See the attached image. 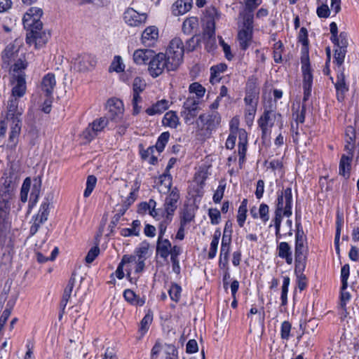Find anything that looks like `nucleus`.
Returning <instances> with one entry per match:
<instances>
[{
  "mask_svg": "<svg viewBox=\"0 0 359 359\" xmlns=\"http://www.w3.org/2000/svg\"><path fill=\"white\" fill-rule=\"evenodd\" d=\"M15 196L11 182L5 180L0 184V245L11 249L13 241L11 233V210L15 207Z\"/></svg>",
  "mask_w": 359,
  "mask_h": 359,
  "instance_id": "f257e3e1",
  "label": "nucleus"
},
{
  "mask_svg": "<svg viewBox=\"0 0 359 359\" xmlns=\"http://www.w3.org/2000/svg\"><path fill=\"white\" fill-rule=\"evenodd\" d=\"M42 15V9L31 7L22 19L24 27L29 31L27 34L26 42L30 46L34 45L36 48L42 46L48 41L46 34L42 32L43 23L41 21Z\"/></svg>",
  "mask_w": 359,
  "mask_h": 359,
  "instance_id": "f03ea898",
  "label": "nucleus"
},
{
  "mask_svg": "<svg viewBox=\"0 0 359 359\" xmlns=\"http://www.w3.org/2000/svg\"><path fill=\"white\" fill-rule=\"evenodd\" d=\"M276 104H273L271 101L269 105L264 106V112L257 120V124L262 130V138L266 139L271 135V128L275 125V122L281 119V114L276 111Z\"/></svg>",
  "mask_w": 359,
  "mask_h": 359,
  "instance_id": "7ed1b4c3",
  "label": "nucleus"
},
{
  "mask_svg": "<svg viewBox=\"0 0 359 359\" xmlns=\"http://www.w3.org/2000/svg\"><path fill=\"white\" fill-rule=\"evenodd\" d=\"M170 62H172L171 60L165 53H154L149 62L148 72L151 76L156 78L161 75L165 70L167 72L175 71L178 67L176 65H172Z\"/></svg>",
  "mask_w": 359,
  "mask_h": 359,
  "instance_id": "20e7f679",
  "label": "nucleus"
},
{
  "mask_svg": "<svg viewBox=\"0 0 359 359\" xmlns=\"http://www.w3.org/2000/svg\"><path fill=\"white\" fill-rule=\"evenodd\" d=\"M275 205V210L284 212V217H289L292 215V194L291 187L283 188L281 191H277Z\"/></svg>",
  "mask_w": 359,
  "mask_h": 359,
  "instance_id": "39448f33",
  "label": "nucleus"
},
{
  "mask_svg": "<svg viewBox=\"0 0 359 359\" xmlns=\"http://www.w3.org/2000/svg\"><path fill=\"white\" fill-rule=\"evenodd\" d=\"M184 50V46L180 38L175 37L170 41L165 54L171 60L172 65L180 67L183 60Z\"/></svg>",
  "mask_w": 359,
  "mask_h": 359,
  "instance_id": "423d86ee",
  "label": "nucleus"
},
{
  "mask_svg": "<svg viewBox=\"0 0 359 359\" xmlns=\"http://www.w3.org/2000/svg\"><path fill=\"white\" fill-rule=\"evenodd\" d=\"M111 121L107 116H102L95 119L89 123L88 127L83 132V137L85 140L90 142L95 138L97 134L106 128L111 127Z\"/></svg>",
  "mask_w": 359,
  "mask_h": 359,
  "instance_id": "0eeeda50",
  "label": "nucleus"
},
{
  "mask_svg": "<svg viewBox=\"0 0 359 359\" xmlns=\"http://www.w3.org/2000/svg\"><path fill=\"white\" fill-rule=\"evenodd\" d=\"M302 72L303 74V89L304 97L303 101L306 102L311 93L312 84H313V75L309 62V57L308 55L302 56Z\"/></svg>",
  "mask_w": 359,
  "mask_h": 359,
  "instance_id": "6e6552de",
  "label": "nucleus"
},
{
  "mask_svg": "<svg viewBox=\"0 0 359 359\" xmlns=\"http://www.w3.org/2000/svg\"><path fill=\"white\" fill-rule=\"evenodd\" d=\"M297 231L294 242V258H308L307 238L300 222L296 221Z\"/></svg>",
  "mask_w": 359,
  "mask_h": 359,
  "instance_id": "1a4fd4ad",
  "label": "nucleus"
},
{
  "mask_svg": "<svg viewBox=\"0 0 359 359\" xmlns=\"http://www.w3.org/2000/svg\"><path fill=\"white\" fill-rule=\"evenodd\" d=\"M107 117L111 123H118L124 117V106L123 102L117 98H111L107 103Z\"/></svg>",
  "mask_w": 359,
  "mask_h": 359,
  "instance_id": "9d476101",
  "label": "nucleus"
},
{
  "mask_svg": "<svg viewBox=\"0 0 359 359\" xmlns=\"http://www.w3.org/2000/svg\"><path fill=\"white\" fill-rule=\"evenodd\" d=\"M199 103V100L194 97H189L184 101L180 114L186 124L191 125L194 123V119L198 113Z\"/></svg>",
  "mask_w": 359,
  "mask_h": 359,
  "instance_id": "9b49d317",
  "label": "nucleus"
},
{
  "mask_svg": "<svg viewBox=\"0 0 359 359\" xmlns=\"http://www.w3.org/2000/svg\"><path fill=\"white\" fill-rule=\"evenodd\" d=\"M221 116L216 111H212L209 113L202 114L199 116L196 121L198 127L201 129H205L210 132L215 130L220 124Z\"/></svg>",
  "mask_w": 359,
  "mask_h": 359,
  "instance_id": "f8f14e48",
  "label": "nucleus"
},
{
  "mask_svg": "<svg viewBox=\"0 0 359 359\" xmlns=\"http://www.w3.org/2000/svg\"><path fill=\"white\" fill-rule=\"evenodd\" d=\"M167 193L168 195L163 204V210H161V213L173 217L180 200V190L177 187H174L170 191Z\"/></svg>",
  "mask_w": 359,
  "mask_h": 359,
  "instance_id": "ddd939ff",
  "label": "nucleus"
},
{
  "mask_svg": "<svg viewBox=\"0 0 359 359\" xmlns=\"http://www.w3.org/2000/svg\"><path fill=\"white\" fill-rule=\"evenodd\" d=\"M308 258H294V273L297 276V287L300 291L307 286V278L304 273Z\"/></svg>",
  "mask_w": 359,
  "mask_h": 359,
  "instance_id": "4468645a",
  "label": "nucleus"
},
{
  "mask_svg": "<svg viewBox=\"0 0 359 359\" xmlns=\"http://www.w3.org/2000/svg\"><path fill=\"white\" fill-rule=\"evenodd\" d=\"M147 15L144 13H140L132 8H127L123 13L125 22L130 27H139L146 22Z\"/></svg>",
  "mask_w": 359,
  "mask_h": 359,
  "instance_id": "2eb2a0df",
  "label": "nucleus"
},
{
  "mask_svg": "<svg viewBox=\"0 0 359 359\" xmlns=\"http://www.w3.org/2000/svg\"><path fill=\"white\" fill-rule=\"evenodd\" d=\"M96 65L95 57L90 54L84 53L79 55L74 62V68L79 72L92 70Z\"/></svg>",
  "mask_w": 359,
  "mask_h": 359,
  "instance_id": "dca6fc26",
  "label": "nucleus"
},
{
  "mask_svg": "<svg viewBox=\"0 0 359 359\" xmlns=\"http://www.w3.org/2000/svg\"><path fill=\"white\" fill-rule=\"evenodd\" d=\"M336 90L337 100L339 102L344 100L345 95L348 91L349 87L346 82L344 69H338L336 78V82L334 83Z\"/></svg>",
  "mask_w": 359,
  "mask_h": 359,
  "instance_id": "f3484780",
  "label": "nucleus"
},
{
  "mask_svg": "<svg viewBox=\"0 0 359 359\" xmlns=\"http://www.w3.org/2000/svg\"><path fill=\"white\" fill-rule=\"evenodd\" d=\"M19 99L10 97L8 101L6 119L8 121H14L15 120L20 121V116L22 114V109L20 108Z\"/></svg>",
  "mask_w": 359,
  "mask_h": 359,
  "instance_id": "a211bd4d",
  "label": "nucleus"
},
{
  "mask_svg": "<svg viewBox=\"0 0 359 359\" xmlns=\"http://www.w3.org/2000/svg\"><path fill=\"white\" fill-rule=\"evenodd\" d=\"M158 38V29L155 26L147 27L142 34L141 41L145 46H152Z\"/></svg>",
  "mask_w": 359,
  "mask_h": 359,
  "instance_id": "6ab92c4d",
  "label": "nucleus"
},
{
  "mask_svg": "<svg viewBox=\"0 0 359 359\" xmlns=\"http://www.w3.org/2000/svg\"><path fill=\"white\" fill-rule=\"evenodd\" d=\"M21 130L20 121H11L7 147L15 149L18 142V137Z\"/></svg>",
  "mask_w": 359,
  "mask_h": 359,
  "instance_id": "aec40b11",
  "label": "nucleus"
},
{
  "mask_svg": "<svg viewBox=\"0 0 359 359\" xmlns=\"http://www.w3.org/2000/svg\"><path fill=\"white\" fill-rule=\"evenodd\" d=\"M55 86L56 80L54 74L48 73L43 77L41 86L46 97H52Z\"/></svg>",
  "mask_w": 359,
  "mask_h": 359,
  "instance_id": "412c9836",
  "label": "nucleus"
},
{
  "mask_svg": "<svg viewBox=\"0 0 359 359\" xmlns=\"http://www.w3.org/2000/svg\"><path fill=\"white\" fill-rule=\"evenodd\" d=\"M149 245L147 242H142L140 245L135 250L133 257H136L137 260V270H141L143 266H145V260L147 259V255L149 251Z\"/></svg>",
  "mask_w": 359,
  "mask_h": 359,
  "instance_id": "4be33fe9",
  "label": "nucleus"
},
{
  "mask_svg": "<svg viewBox=\"0 0 359 359\" xmlns=\"http://www.w3.org/2000/svg\"><path fill=\"white\" fill-rule=\"evenodd\" d=\"M13 82L15 83L12 88L11 97L19 99L24 96L26 92V81L23 75H18V78H13Z\"/></svg>",
  "mask_w": 359,
  "mask_h": 359,
  "instance_id": "5701e85b",
  "label": "nucleus"
},
{
  "mask_svg": "<svg viewBox=\"0 0 359 359\" xmlns=\"http://www.w3.org/2000/svg\"><path fill=\"white\" fill-rule=\"evenodd\" d=\"M258 94L259 92L254 84H250L248 86L244 102L246 105H248L252 108V112L249 113L250 115H253L255 112L256 103L255 102V100L257 98ZM249 111H250V109H249Z\"/></svg>",
  "mask_w": 359,
  "mask_h": 359,
  "instance_id": "b1692460",
  "label": "nucleus"
},
{
  "mask_svg": "<svg viewBox=\"0 0 359 359\" xmlns=\"http://www.w3.org/2000/svg\"><path fill=\"white\" fill-rule=\"evenodd\" d=\"M193 0H177L172 5V13L175 15H182L187 13L192 7Z\"/></svg>",
  "mask_w": 359,
  "mask_h": 359,
  "instance_id": "393cba45",
  "label": "nucleus"
},
{
  "mask_svg": "<svg viewBox=\"0 0 359 359\" xmlns=\"http://www.w3.org/2000/svg\"><path fill=\"white\" fill-rule=\"evenodd\" d=\"M154 54V51L151 49H138L133 53V60L137 65H149Z\"/></svg>",
  "mask_w": 359,
  "mask_h": 359,
  "instance_id": "a878e982",
  "label": "nucleus"
},
{
  "mask_svg": "<svg viewBox=\"0 0 359 359\" xmlns=\"http://www.w3.org/2000/svg\"><path fill=\"white\" fill-rule=\"evenodd\" d=\"M278 256L285 260L287 264H292L293 262L291 246L287 242H280L277 246Z\"/></svg>",
  "mask_w": 359,
  "mask_h": 359,
  "instance_id": "bb28decb",
  "label": "nucleus"
},
{
  "mask_svg": "<svg viewBox=\"0 0 359 359\" xmlns=\"http://www.w3.org/2000/svg\"><path fill=\"white\" fill-rule=\"evenodd\" d=\"M156 202L154 199H150L148 202L141 203L139 205V212L144 213L149 211L151 216L157 220H159L161 213L160 209H156Z\"/></svg>",
  "mask_w": 359,
  "mask_h": 359,
  "instance_id": "cd10ccee",
  "label": "nucleus"
},
{
  "mask_svg": "<svg viewBox=\"0 0 359 359\" xmlns=\"http://www.w3.org/2000/svg\"><path fill=\"white\" fill-rule=\"evenodd\" d=\"M169 108V102L167 100L163 99L157 101L151 107H148L145 112L149 116H154L161 114Z\"/></svg>",
  "mask_w": 359,
  "mask_h": 359,
  "instance_id": "c85d7f7f",
  "label": "nucleus"
},
{
  "mask_svg": "<svg viewBox=\"0 0 359 359\" xmlns=\"http://www.w3.org/2000/svg\"><path fill=\"white\" fill-rule=\"evenodd\" d=\"M352 157L343 154L341 157L339 165V174L345 179L350 177Z\"/></svg>",
  "mask_w": 359,
  "mask_h": 359,
  "instance_id": "c756f323",
  "label": "nucleus"
},
{
  "mask_svg": "<svg viewBox=\"0 0 359 359\" xmlns=\"http://www.w3.org/2000/svg\"><path fill=\"white\" fill-rule=\"evenodd\" d=\"M171 243L167 238H158L156 252L161 257L166 259L170 255Z\"/></svg>",
  "mask_w": 359,
  "mask_h": 359,
  "instance_id": "7c9ffc66",
  "label": "nucleus"
},
{
  "mask_svg": "<svg viewBox=\"0 0 359 359\" xmlns=\"http://www.w3.org/2000/svg\"><path fill=\"white\" fill-rule=\"evenodd\" d=\"M158 191L160 193H164L170 191V190L173 188L172 187V177L170 173L164 172L159 177L158 182Z\"/></svg>",
  "mask_w": 359,
  "mask_h": 359,
  "instance_id": "2f4dec72",
  "label": "nucleus"
},
{
  "mask_svg": "<svg viewBox=\"0 0 359 359\" xmlns=\"http://www.w3.org/2000/svg\"><path fill=\"white\" fill-rule=\"evenodd\" d=\"M122 257H128V262H126V271L127 272L126 276L129 278L130 281L132 282L133 278L130 277L133 269H134L135 273L139 274L142 273L145 266H143L141 270H137V260L136 257L132 256V255H125Z\"/></svg>",
  "mask_w": 359,
  "mask_h": 359,
  "instance_id": "473e14b6",
  "label": "nucleus"
},
{
  "mask_svg": "<svg viewBox=\"0 0 359 359\" xmlns=\"http://www.w3.org/2000/svg\"><path fill=\"white\" fill-rule=\"evenodd\" d=\"M162 124L166 127L177 128L180 125V119L176 111H169L166 112L162 119Z\"/></svg>",
  "mask_w": 359,
  "mask_h": 359,
  "instance_id": "72a5a7b5",
  "label": "nucleus"
},
{
  "mask_svg": "<svg viewBox=\"0 0 359 359\" xmlns=\"http://www.w3.org/2000/svg\"><path fill=\"white\" fill-rule=\"evenodd\" d=\"M253 32H246L244 30H239L238 33V39L240 45V48L245 50H247L252 40Z\"/></svg>",
  "mask_w": 359,
  "mask_h": 359,
  "instance_id": "f704fd0d",
  "label": "nucleus"
},
{
  "mask_svg": "<svg viewBox=\"0 0 359 359\" xmlns=\"http://www.w3.org/2000/svg\"><path fill=\"white\" fill-rule=\"evenodd\" d=\"M292 118L297 123H303L305 121L306 102L302 100V104L299 103L295 107L292 108Z\"/></svg>",
  "mask_w": 359,
  "mask_h": 359,
  "instance_id": "c9c22d12",
  "label": "nucleus"
},
{
  "mask_svg": "<svg viewBox=\"0 0 359 359\" xmlns=\"http://www.w3.org/2000/svg\"><path fill=\"white\" fill-rule=\"evenodd\" d=\"M27 67V62L22 59L18 60L11 68L12 78H18V75H23L25 78V69Z\"/></svg>",
  "mask_w": 359,
  "mask_h": 359,
  "instance_id": "e433bc0d",
  "label": "nucleus"
},
{
  "mask_svg": "<svg viewBox=\"0 0 359 359\" xmlns=\"http://www.w3.org/2000/svg\"><path fill=\"white\" fill-rule=\"evenodd\" d=\"M227 69V65L224 63H219L217 65H214L210 68V82L214 83L215 82H219L221 77L219 74L224 72Z\"/></svg>",
  "mask_w": 359,
  "mask_h": 359,
  "instance_id": "4c0bfd02",
  "label": "nucleus"
},
{
  "mask_svg": "<svg viewBox=\"0 0 359 359\" xmlns=\"http://www.w3.org/2000/svg\"><path fill=\"white\" fill-rule=\"evenodd\" d=\"M140 221L138 219L133 220L132 227L123 228L121 230L120 234L122 236L128 237L131 236H138L140 235Z\"/></svg>",
  "mask_w": 359,
  "mask_h": 359,
  "instance_id": "58836bf2",
  "label": "nucleus"
},
{
  "mask_svg": "<svg viewBox=\"0 0 359 359\" xmlns=\"http://www.w3.org/2000/svg\"><path fill=\"white\" fill-rule=\"evenodd\" d=\"M159 218L161 221L158 225V238H163L167 227L172 222L173 217L160 213Z\"/></svg>",
  "mask_w": 359,
  "mask_h": 359,
  "instance_id": "ea45409f",
  "label": "nucleus"
},
{
  "mask_svg": "<svg viewBox=\"0 0 359 359\" xmlns=\"http://www.w3.org/2000/svg\"><path fill=\"white\" fill-rule=\"evenodd\" d=\"M247 205H248V199L244 198L238 210L237 215V222L240 227H243L244 226L245 222L246 220L247 217Z\"/></svg>",
  "mask_w": 359,
  "mask_h": 359,
  "instance_id": "a19ab883",
  "label": "nucleus"
},
{
  "mask_svg": "<svg viewBox=\"0 0 359 359\" xmlns=\"http://www.w3.org/2000/svg\"><path fill=\"white\" fill-rule=\"evenodd\" d=\"M299 42L302 43L303 46L302 48V56H309V39H308V32L305 27H302L299 30V36H298Z\"/></svg>",
  "mask_w": 359,
  "mask_h": 359,
  "instance_id": "79ce46f5",
  "label": "nucleus"
},
{
  "mask_svg": "<svg viewBox=\"0 0 359 359\" xmlns=\"http://www.w3.org/2000/svg\"><path fill=\"white\" fill-rule=\"evenodd\" d=\"M161 359H179L178 351L172 344H164L163 352Z\"/></svg>",
  "mask_w": 359,
  "mask_h": 359,
  "instance_id": "37998d69",
  "label": "nucleus"
},
{
  "mask_svg": "<svg viewBox=\"0 0 359 359\" xmlns=\"http://www.w3.org/2000/svg\"><path fill=\"white\" fill-rule=\"evenodd\" d=\"M50 203L48 199H46L41 203L38 213L34 215L36 218H39L41 221L44 222L47 221L49 215Z\"/></svg>",
  "mask_w": 359,
  "mask_h": 359,
  "instance_id": "c03bdc74",
  "label": "nucleus"
},
{
  "mask_svg": "<svg viewBox=\"0 0 359 359\" xmlns=\"http://www.w3.org/2000/svg\"><path fill=\"white\" fill-rule=\"evenodd\" d=\"M231 250V238H227L224 234L222 239L219 258L229 259Z\"/></svg>",
  "mask_w": 359,
  "mask_h": 359,
  "instance_id": "a18cd8bd",
  "label": "nucleus"
},
{
  "mask_svg": "<svg viewBox=\"0 0 359 359\" xmlns=\"http://www.w3.org/2000/svg\"><path fill=\"white\" fill-rule=\"evenodd\" d=\"M198 25V19L196 17L187 18L182 24V31L184 34H190Z\"/></svg>",
  "mask_w": 359,
  "mask_h": 359,
  "instance_id": "49530a36",
  "label": "nucleus"
},
{
  "mask_svg": "<svg viewBox=\"0 0 359 359\" xmlns=\"http://www.w3.org/2000/svg\"><path fill=\"white\" fill-rule=\"evenodd\" d=\"M290 283V278L289 276H283V285L281 286V294H280V300L281 305L285 306L287 304V293L288 288Z\"/></svg>",
  "mask_w": 359,
  "mask_h": 359,
  "instance_id": "de8ad7c7",
  "label": "nucleus"
},
{
  "mask_svg": "<svg viewBox=\"0 0 359 359\" xmlns=\"http://www.w3.org/2000/svg\"><path fill=\"white\" fill-rule=\"evenodd\" d=\"M182 287L180 285L172 283L168 290V294L170 299L177 303L181 298Z\"/></svg>",
  "mask_w": 359,
  "mask_h": 359,
  "instance_id": "09e8293b",
  "label": "nucleus"
},
{
  "mask_svg": "<svg viewBox=\"0 0 359 359\" xmlns=\"http://www.w3.org/2000/svg\"><path fill=\"white\" fill-rule=\"evenodd\" d=\"M254 15L252 13L248 11L243 17V27L240 30L253 32Z\"/></svg>",
  "mask_w": 359,
  "mask_h": 359,
  "instance_id": "8fccbe9b",
  "label": "nucleus"
},
{
  "mask_svg": "<svg viewBox=\"0 0 359 359\" xmlns=\"http://www.w3.org/2000/svg\"><path fill=\"white\" fill-rule=\"evenodd\" d=\"M116 123L117 124L116 126L111 124V127H109V129L116 128L117 133L119 135L122 136L126 133L127 128L130 126L131 121L128 117H125L123 118L121 121Z\"/></svg>",
  "mask_w": 359,
  "mask_h": 359,
  "instance_id": "3c124183",
  "label": "nucleus"
},
{
  "mask_svg": "<svg viewBox=\"0 0 359 359\" xmlns=\"http://www.w3.org/2000/svg\"><path fill=\"white\" fill-rule=\"evenodd\" d=\"M169 138V132H163L158 137L156 143L154 147L158 153H161L164 150L165 145L168 142Z\"/></svg>",
  "mask_w": 359,
  "mask_h": 359,
  "instance_id": "603ef678",
  "label": "nucleus"
},
{
  "mask_svg": "<svg viewBox=\"0 0 359 359\" xmlns=\"http://www.w3.org/2000/svg\"><path fill=\"white\" fill-rule=\"evenodd\" d=\"M346 53L347 50L338 48H335L334 55V63L337 65L338 69H344V68L341 67V65L344 62Z\"/></svg>",
  "mask_w": 359,
  "mask_h": 359,
  "instance_id": "864d4df0",
  "label": "nucleus"
},
{
  "mask_svg": "<svg viewBox=\"0 0 359 359\" xmlns=\"http://www.w3.org/2000/svg\"><path fill=\"white\" fill-rule=\"evenodd\" d=\"M153 320L152 314L147 313L142 319L140 323L139 332L144 335L149 330V326Z\"/></svg>",
  "mask_w": 359,
  "mask_h": 359,
  "instance_id": "5fc2aeb1",
  "label": "nucleus"
},
{
  "mask_svg": "<svg viewBox=\"0 0 359 359\" xmlns=\"http://www.w3.org/2000/svg\"><path fill=\"white\" fill-rule=\"evenodd\" d=\"M189 90L191 93L196 94L197 97L196 99L198 100L203 97L205 93V88L198 82L191 83L189 87Z\"/></svg>",
  "mask_w": 359,
  "mask_h": 359,
  "instance_id": "6e6d98bb",
  "label": "nucleus"
},
{
  "mask_svg": "<svg viewBox=\"0 0 359 359\" xmlns=\"http://www.w3.org/2000/svg\"><path fill=\"white\" fill-rule=\"evenodd\" d=\"M125 65L123 63L122 58L119 55H116L109 67L110 72H116L117 73L124 71Z\"/></svg>",
  "mask_w": 359,
  "mask_h": 359,
  "instance_id": "4d7b16f0",
  "label": "nucleus"
},
{
  "mask_svg": "<svg viewBox=\"0 0 359 359\" xmlns=\"http://www.w3.org/2000/svg\"><path fill=\"white\" fill-rule=\"evenodd\" d=\"M97 183V178L94 175H89L86 180V187L83 192V196L88 198L92 194Z\"/></svg>",
  "mask_w": 359,
  "mask_h": 359,
  "instance_id": "13d9d810",
  "label": "nucleus"
},
{
  "mask_svg": "<svg viewBox=\"0 0 359 359\" xmlns=\"http://www.w3.org/2000/svg\"><path fill=\"white\" fill-rule=\"evenodd\" d=\"M76 283V273L73 272L70 278L68 280L67 285L64 290V292L62 297L69 299Z\"/></svg>",
  "mask_w": 359,
  "mask_h": 359,
  "instance_id": "bf43d9fd",
  "label": "nucleus"
},
{
  "mask_svg": "<svg viewBox=\"0 0 359 359\" xmlns=\"http://www.w3.org/2000/svg\"><path fill=\"white\" fill-rule=\"evenodd\" d=\"M350 275V266L348 264H344L341 269L340 278L343 290L348 287V279Z\"/></svg>",
  "mask_w": 359,
  "mask_h": 359,
  "instance_id": "052dcab7",
  "label": "nucleus"
},
{
  "mask_svg": "<svg viewBox=\"0 0 359 359\" xmlns=\"http://www.w3.org/2000/svg\"><path fill=\"white\" fill-rule=\"evenodd\" d=\"M292 325L289 321L285 320L280 326V338L283 340L288 341L291 334Z\"/></svg>",
  "mask_w": 359,
  "mask_h": 359,
  "instance_id": "680f3d73",
  "label": "nucleus"
},
{
  "mask_svg": "<svg viewBox=\"0 0 359 359\" xmlns=\"http://www.w3.org/2000/svg\"><path fill=\"white\" fill-rule=\"evenodd\" d=\"M32 181L29 177H26L22 183L20 198L22 202H26L27 200L28 193L31 188Z\"/></svg>",
  "mask_w": 359,
  "mask_h": 359,
  "instance_id": "e2e57ef3",
  "label": "nucleus"
},
{
  "mask_svg": "<svg viewBox=\"0 0 359 359\" xmlns=\"http://www.w3.org/2000/svg\"><path fill=\"white\" fill-rule=\"evenodd\" d=\"M283 51V45L280 41L273 45V59L275 62L280 63L282 62V53Z\"/></svg>",
  "mask_w": 359,
  "mask_h": 359,
  "instance_id": "0e129e2a",
  "label": "nucleus"
},
{
  "mask_svg": "<svg viewBox=\"0 0 359 359\" xmlns=\"http://www.w3.org/2000/svg\"><path fill=\"white\" fill-rule=\"evenodd\" d=\"M195 214L190 209H185L181 214L180 223L182 225L187 226V224L190 223L194 219Z\"/></svg>",
  "mask_w": 359,
  "mask_h": 359,
  "instance_id": "69168bd1",
  "label": "nucleus"
},
{
  "mask_svg": "<svg viewBox=\"0 0 359 359\" xmlns=\"http://www.w3.org/2000/svg\"><path fill=\"white\" fill-rule=\"evenodd\" d=\"M332 43L338 48L347 50L348 44L347 34L344 32H341L337 36V41Z\"/></svg>",
  "mask_w": 359,
  "mask_h": 359,
  "instance_id": "338daca9",
  "label": "nucleus"
},
{
  "mask_svg": "<svg viewBox=\"0 0 359 359\" xmlns=\"http://www.w3.org/2000/svg\"><path fill=\"white\" fill-rule=\"evenodd\" d=\"M226 188V184L219 182V186L217 187L216 191L214 193L212 200L215 203H219L224 196V191Z\"/></svg>",
  "mask_w": 359,
  "mask_h": 359,
  "instance_id": "774afa93",
  "label": "nucleus"
}]
</instances>
